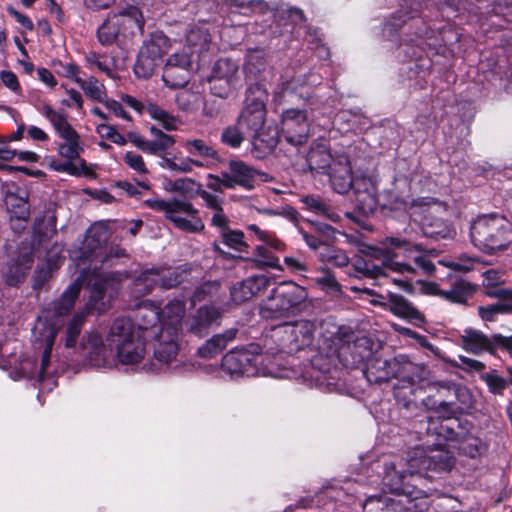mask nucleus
Instances as JSON below:
<instances>
[{
    "label": "nucleus",
    "mask_w": 512,
    "mask_h": 512,
    "mask_svg": "<svg viewBox=\"0 0 512 512\" xmlns=\"http://www.w3.org/2000/svg\"><path fill=\"white\" fill-rule=\"evenodd\" d=\"M192 59L189 51L183 49L171 54L163 68L162 80L169 88H183L190 81Z\"/></svg>",
    "instance_id": "obj_17"
},
{
    "label": "nucleus",
    "mask_w": 512,
    "mask_h": 512,
    "mask_svg": "<svg viewBox=\"0 0 512 512\" xmlns=\"http://www.w3.org/2000/svg\"><path fill=\"white\" fill-rule=\"evenodd\" d=\"M474 293L475 288L471 283L458 280L452 284L449 290H443L442 298L452 303L465 305Z\"/></svg>",
    "instance_id": "obj_43"
},
{
    "label": "nucleus",
    "mask_w": 512,
    "mask_h": 512,
    "mask_svg": "<svg viewBox=\"0 0 512 512\" xmlns=\"http://www.w3.org/2000/svg\"><path fill=\"white\" fill-rule=\"evenodd\" d=\"M480 378L485 382L488 387V391L493 395L502 396L509 384L508 380L499 375L497 370L494 369L482 374Z\"/></svg>",
    "instance_id": "obj_50"
},
{
    "label": "nucleus",
    "mask_w": 512,
    "mask_h": 512,
    "mask_svg": "<svg viewBox=\"0 0 512 512\" xmlns=\"http://www.w3.org/2000/svg\"><path fill=\"white\" fill-rule=\"evenodd\" d=\"M210 91L220 98H227L239 85V65L230 58L216 61L207 78Z\"/></svg>",
    "instance_id": "obj_14"
},
{
    "label": "nucleus",
    "mask_w": 512,
    "mask_h": 512,
    "mask_svg": "<svg viewBox=\"0 0 512 512\" xmlns=\"http://www.w3.org/2000/svg\"><path fill=\"white\" fill-rule=\"evenodd\" d=\"M80 349L82 355L92 366L106 367L111 365L107 358L108 350L97 332L85 334L82 338Z\"/></svg>",
    "instance_id": "obj_27"
},
{
    "label": "nucleus",
    "mask_w": 512,
    "mask_h": 512,
    "mask_svg": "<svg viewBox=\"0 0 512 512\" xmlns=\"http://www.w3.org/2000/svg\"><path fill=\"white\" fill-rule=\"evenodd\" d=\"M308 297L306 289L293 281L274 287L260 305V315L265 319H279L294 312Z\"/></svg>",
    "instance_id": "obj_6"
},
{
    "label": "nucleus",
    "mask_w": 512,
    "mask_h": 512,
    "mask_svg": "<svg viewBox=\"0 0 512 512\" xmlns=\"http://www.w3.org/2000/svg\"><path fill=\"white\" fill-rule=\"evenodd\" d=\"M199 95L189 90H183L176 94V104L183 111H192L197 108Z\"/></svg>",
    "instance_id": "obj_61"
},
{
    "label": "nucleus",
    "mask_w": 512,
    "mask_h": 512,
    "mask_svg": "<svg viewBox=\"0 0 512 512\" xmlns=\"http://www.w3.org/2000/svg\"><path fill=\"white\" fill-rule=\"evenodd\" d=\"M186 41L190 49V55L193 53H202L209 49L211 37L207 29L202 27H192L186 36Z\"/></svg>",
    "instance_id": "obj_44"
},
{
    "label": "nucleus",
    "mask_w": 512,
    "mask_h": 512,
    "mask_svg": "<svg viewBox=\"0 0 512 512\" xmlns=\"http://www.w3.org/2000/svg\"><path fill=\"white\" fill-rule=\"evenodd\" d=\"M160 311L157 307L151 305L140 306L135 314V319L132 320L135 325L136 331L143 338H150L160 326Z\"/></svg>",
    "instance_id": "obj_32"
},
{
    "label": "nucleus",
    "mask_w": 512,
    "mask_h": 512,
    "mask_svg": "<svg viewBox=\"0 0 512 512\" xmlns=\"http://www.w3.org/2000/svg\"><path fill=\"white\" fill-rule=\"evenodd\" d=\"M75 82L91 99L100 102L104 101V98L106 97L105 87L95 77L91 76L86 80L82 78H75Z\"/></svg>",
    "instance_id": "obj_48"
},
{
    "label": "nucleus",
    "mask_w": 512,
    "mask_h": 512,
    "mask_svg": "<svg viewBox=\"0 0 512 512\" xmlns=\"http://www.w3.org/2000/svg\"><path fill=\"white\" fill-rule=\"evenodd\" d=\"M418 498L397 497L394 498L385 496V512H409L414 511L413 503Z\"/></svg>",
    "instance_id": "obj_56"
},
{
    "label": "nucleus",
    "mask_w": 512,
    "mask_h": 512,
    "mask_svg": "<svg viewBox=\"0 0 512 512\" xmlns=\"http://www.w3.org/2000/svg\"><path fill=\"white\" fill-rule=\"evenodd\" d=\"M222 243L231 249L243 252L247 248L244 241V234L239 230H223L221 233Z\"/></svg>",
    "instance_id": "obj_57"
},
{
    "label": "nucleus",
    "mask_w": 512,
    "mask_h": 512,
    "mask_svg": "<svg viewBox=\"0 0 512 512\" xmlns=\"http://www.w3.org/2000/svg\"><path fill=\"white\" fill-rule=\"evenodd\" d=\"M223 368L230 374L245 376H272L273 371L264 364V356L258 351L257 345L248 349H236L227 353L222 360Z\"/></svg>",
    "instance_id": "obj_8"
},
{
    "label": "nucleus",
    "mask_w": 512,
    "mask_h": 512,
    "mask_svg": "<svg viewBox=\"0 0 512 512\" xmlns=\"http://www.w3.org/2000/svg\"><path fill=\"white\" fill-rule=\"evenodd\" d=\"M258 268L281 269L279 258L276 257L267 247L257 246L252 259Z\"/></svg>",
    "instance_id": "obj_51"
},
{
    "label": "nucleus",
    "mask_w": 512,
    "mask_h": 512,
    "mask_svg": "<svg viewBox=\"0 0 512 512\" xmlns=\"http://www.w3.org/2000/svg\"><path fill=\"white\" fill-rule=\"evenodd\" d=\"M307 163L313 174L327 175L337 193L344 194L351 189L353 173L347 155H333L327 145L314 143L307 154Z\"/></svg>",
    "instance_id": "obj_2"
},
{
    "label": "nucleus",
    "mask_w": 512,
    "mask_h": 512,
    "mask_svg": "<svg viewBox=\"0 0 512 512\" xmlns=\"http://www.w3.org/2000/svg\"><path fill=\"white\" fill-rule=\"evenodd\" d=\"M96 131L101 138L108 139L115 144L123 146L127 143V139L118 131H116V129L113 126L109 124H98L96 127Z\"/></svg>",
    "instance_id": "obj_63"
},
{
    "label": "nucleus",
    "mask_w": 512,
    "mask_h": 512,
    "mask_svg": "<svg viewBox=\"0 0 512 512\" xmlns=\"http://www.w3.org/2000/svg\"><path fill=\"white\" fill-rule=\"evenodd\" d=\"M123 38L142 34L144 31V18L139 8L130 6L119 13L111 14Z\"/></svg>",
    "instance_id": "obj_30"
},
{
    "label": "nucleus",
    "mask_w": 512,
    "mask_h": 512,
    "mask_svg": "<svg viewBox=\"0 0 512 512\" xmlns=\"http://www.w3.org/2000/svg\"><path fill=\"white\" fill-rule=\"evenodd\" d=\"M361 252L372 259L380 260L383 267H387L394 272L412 275L416 274V268L411 264L395 261L398 254L393 252L391 249H388L383 244V241L380 242L379 246H366L364 249H361Z\"/></svg>",
    "instance_id": "obj_29"
},
{
    "label": "nucleus",
    "mask_w": 512,
    "mask_h": 512,
    "mask_svg": "<svg viewBox=\"0 0 512 512\" xmlns=\"http://www.w3.org/2000/svg\"><path fill=\"white\" fill-rule=\"evenodd\" d=\"M55 336L56 329H51L45 338V348L39 367L35 366L34 363L29 359H26L21 363L20 369L22 377L37 379L38 381L44 380L45 375L47 374V368L50 365L51 352L54 345Z\"/></svg>",
    "instance_id": "obj_31"
},
{
    "label": "nucleus",
    "mask_w": 512,
    "mask_h": 512,
    "mask_svg": "<svg viewBox=\"0 0 512 512\" xmlns=\"http://www.w3.org/2000/svg\"><path fill=\"white\" fill-rule=\"evenodd\" d=\"M382 241L388 249H391L393 252H395V250H400L402 255L405 257H410L414 251L422 249L421 244L412 243L409 240L398 236H389L384 238Z\"/></svg>",
    "instance_id": "obj_47"
},
{
    "label": "nucleus",
    "mask_w": 512,
    "mask_h": 512,
    "mask_svg": "<svg viewBox=\"0 0 512 512\" xmlns=\"http://www.w3.org/2000/svg\"><path fill=\"white\" fill-rule=\"evenodd\" d=\"M310 122L304 110L290 108L283 111L279 137L288 144L299 147L308 142Z\"/></svg>",
    "instance_id": "obj_15"
},
{
    "label": "nucleus",
    "mask_w": 512,
    "mask_h": 512,
    "mask_svg": "<svg viewBox=\"0 0 512 512\" xmlns=\"http://www.w3.org/2000/svg\"><path fill=\"white\" fill-rule=\"evenodd\" d=\"M33 265L32 250L24 248L17 259H13L6 272V281L11 286L21 283Z\"/></svg>",
    "instance_id": "obj_35"
},
{
    "label": "nucleus",
    "mask_w": 512,
    "mask_h": 512,
    "mask_svg": "<svg viewBox=\"0 0 512 512\" xmlns=\"http://www.w3.org/2000/svg\"><path fill=\"white\" fill-rule=\"evenodd\" d=\"M393 390L396 401L411 409L416 405L418 394L422 393V383H396Z\"/></svg>",
    "instance_id": "obj_41"
},
{
    "label": "nucleus",
    "mask_w": 512,
    "mask_h": 512,
    "mask_svg": "<svg viewBox=\"0 0 512 512\" xmlns=\"http://www.w3.org/2000/svg\"><path fill=\"white\" fill-rule=\"evenodd\" d=\"M378 303L383 308L389 310L395 316L405 319L410 322L421 323L425 321L424 315L404 296L388 292L387 302H374Z\"/></svg>",
    "instance_id": "obj_28"
},
{
    "label": "nucleus",
    "mask_w": 512,
    "mask_h": 512,
    "mask_svg": "<svg viewBox=\"0 0 512 512\" xmlns=\"http://www.w3.org/2000/svg\"><path fill=\"white\" fill-rule=\"evenodd\" d=\"M440 429L439 435L444 436L449 441L457 442L460 453L470 458L479 457L486 451V446L482 440L473 434L455 432L446 426H441Z\"/></svg>",
    "instance_id": "obj_26"
},
{
    "label": "nucleus",
    "mask_w": 512,
    "mask_h": 512,
    "mask_svg": "<svg viewBox=\"0 0 512 512\" xmlns=\"http://www.w3.org/2000/svg\"><path fill=\"white\" fill-rule=\"evenodd\" d=\"M182 331L173 326H159L151 336L153 339L154 357L163 364H171L177 360L181 346Z\"/></svg>",
    "instance_id": "obj_16"
},
{
    "label": "nucleus",
    "mask_w": 512,
    "mask_h": 512,
    "mask_svg": "<svg viewBox=\"0 0 512 512\" xmlns=\"http://www.w3.org/2000/svg\"><path fill=\"white\" fill-rule=\"evenodd\" d=\"M315 329L313 321L302 319L274 328L272 337L280 342L282 350L296 352L312 344Z\"/></svg>",
    "instance_id": "obj_11"
},
{
    "label": "nucleus",
    "mask_w": 512,
    "mask_h": 512,
    "mask_svg": "<svg viewBox=\"0 0 512 512\" xmlns=\"http://www.w3.org/2000/svg\"><path fill=\"white\" fill-rule=\"evenodd\" d=\"M250 137L252 144L251 152L257 159H263L272 154L278 143L276 134L267 132L266 128L254 133Z\"/></svg>",
    "instance_id": "obj_37"
},
{
    "label": "nucleus",
    "mask_w": 512,
    "mask_h": 512,
    "mask_svg": "<svg viewBox=\"0 0 512 512\" xmlns=\"http://www.w3.org/2000/svg\"><path fill=\"white\" fill-rule=\"evenodd\" d=\"M267 62L262 49H250L246 54L244 72L249 79H258L266 71Z\"/></svg>",
    "instance_id": "obj_42"
},
{
    "label": "nucleus",
    "mask_w": 512,
    "mask_h": 512,
    "mask_svg": "<svg viewBox=\"0 0 512 512\" xmlns=\"http://www.w3.org/2000/svg\"><path fill=\"white\" fill-rule=\"evenodd\" d=\"M260 175L254 167L242 160H231L224 173V181L227 189L239 186L245 190L254 189L257 177Z\"/></svg>",
    "instance_id": "obj_21"
},
{
    "label": "nucleus",
    "mask_w": 512,
    "mask_h": 512,
    "mask_svg": "<svg viewBox=\"0 0 512 512\" xmlns=\"http://www.w3.org/2000/svg\"><path fill=\"white\" fill-rule=\"evenodd\" d=\"M422 231L426 237L435 240L452 239L456 235L455 229L448 222L432 216L425 217Z\"/></svg>",
    "instance_id": "obj_39"
},
{
    "label": "nucleus",
    "mask_w": 512,
    "mask_h": 512,
    "mask_svg": "<svg viewBox=\"0 0 512 512\" xmlns=\"http://www.w3.org/2000/svg\"><path fill=\"white\" fill-rule=\"evenodd\" d=\"M221 317V312L213 306L200 307L191 319L189 330L193 334L203 337L209 328Z\"/></svg>",
    "instance_id": "obj_36"
},
{
    "label": "nucleus",
    "mask_w": 512,
    "mask_h": 512,
    "mask_svg": "<svg viewBox=\"0 0 512 512\" xmlns=\"http://www.w3.org/2000/svg\"><path fill=\"white\" fill-rule=\"evenodd\" d=\"M145 340L136 331L132 320L126 317L115 319L107 335L109 346L124 365H135L143 360L146 354Z\"/></svg>",
    "instance_id": "obj_4"
},
{
    "label": "nucleus",
    "mask_w": 512,
    "mask_h": 512,
    "mask_svg": "<svg viewBox=\"0 0 512 512\" xmlns=\"http://www.w3.org/2000/svg\"><path fill=\"white\" fill-rule=\"evenodd\" d=\"M478 263L479 259L477 257L463 253L447 262L446 266L452 270L466 273L472 271Z\"/></svg>",
    "instance_id": "obj_58"
},
{
    "label": "nucleus",
    "mask_w": 512,
    "mask_h": 512,
    "mask_svg": "<svg viewBox=\"0 0 512 512\" xmlns=\"http://www.w3.org/2000/svg\"><path fill=\"white\" fill-rule=\"evenodd\" d=\"M410 473L422 470L446 471L453 465L452 455L445 450L430 451L427 454L421 448H415L409 452Z\"/></svg>",
    "instance_id": "obj_19"
},
{
    "label": "nucleus",
    "mask_w": 512,
    "mask_h": 512,
    "mask_svg": "<svg viewBox=\"0 0 512 512\" xmlns=\"http://www.w3.org/2000/svg\"><path fill=\"white\" fill-rule=\"evenodd\" d=\"M81 288L82 282L80 279H77L66 288L60 298L51 302L42 312L46 322L52 323L54 318L62 317L68 314L74 307V304L79 297Z\"/></svg>",
    "instance_id": "obj_25"
},
{
    "label": "nucleus",
    "mask_w": 512,
    "mask_h": 512,
    "mask_svg": "<svg viewBox=\"0 0 512 512\" xmlns=\"http://www.w3.org/2000/svg\"><path fill=\"white\" fill-rule=\"evenodd\" d=\"M170 48L169 39L161 32L151 35V38L144 42L141 47L134 72L138 77H150L155 68L162 62V57Z\"/></svg>",
    "instance_id": "obj_12"
},
{
    "label": "nucleus",
    "mask_w": 512,
    "mask_h": 512,
    "mask_svg": "<svg viewBox=\"0 0 512 512\" xmlns=\"http://www.w3.org/2000/svg\"><path fill=\"white\" fill-rule=\"evenodd\" d=\"M117 22L114 21L112 15H108L107 19L97 30V38L99 42L104 46H109L119 41L122 37Z\"/></svg>",
    "instance_id": "obj_45"
},
{
    "label": "nucleus",
    "mask_w": 512,
    "mask_h": 512,
    "mask_svg": "<svg viewBox=\"0 0 512 512\" xmlns=\"http://www.w3.org/2000/svg\"><path fill=\"white\" fill-rule=\"evenodd\" d=\"M85 319V313H76L71 321L68 323L65 332V345L66 347H74L77 342V338L80 334L82 324Z\"/></svg>",
    "instance_id": "obj_55"
},
{
    "label": "nucleus",
    "mask_w": 512,
    "mask_h": 512,
    "mask_svg": "<svg viewBox=\"0 0 512 512\" xmlns=\"http://www.w3.org/2000/svg\"><path fill=\"white\" fill-rule=\"evenodd\" d=\"M459 345L466 352L474 355L495 354L498 348L512 349V335L509 337L501 334L487 336L481 330L469 327L460 335Z\"/></svg>",
    "instance_id": "obj_13"
},
{
    "label": "nucleus",
    "mask_w": 512,
    "mask_h": 512,
    "mask_svg": "<svg viewBox=\"0 0 512 512\" xmlns=\"http://www.w3.org/2000/svg\"><path fill=\"white\" fill-rule=\"evenodd\" d=\"M246 133L236 122L233 125L227 126L223 129L221 134V141L231 148H239L244 141Z\"/></svg>",
    "instance_id": "obj_53"
},
{
    "label": "nucleus",
    "mask_w": 512,
    "mask_h": 512,
    "mask_svg": "<svg viewBox=\"0 0 512 512\" xmlns=\"http://www.w3.org/2000/svg\"><path fill=\"white\" fill-rule=\"evenodd\" d=\"M266 99L267 93L261 84L251 85L247 89L245 105L236 120L247 136L265 128Z\"/></svg>",
    "instance_id": "obj_7"
},
{
    "label": "nucleus",
    "mask_w": 512,
    "mask_h": 512,
    "mask_svg": "<svg viewBox=\"0 0 512 512\" xmlns=\"http://www.w3.org/2000/svg\"><path fill=\"white\" fill-rule=\"evenodd\" d=\"M512 306L508 303H494L478 307L479 317L486 322H495L499 315L511 314Z\"/></svg>",
    "instance_id": "obj_49"
},
{
    "label": "nucleus",
    "mask_w": 512,
    "mask_h": 512,
    "mask_svg": "<svg viewBox=\"0 0 512 512\" xmlns=\"http://www.w3.org/2000/svg\"><path fill=\"white\" fill-rule=\"evenodd\" d=\"M407 258L411 259L416 267L420 268L425 274H432L435 271V265L425 253L423 246L421 250L414 251L412 256Z\"/></svg>",
    "instance_id": "obj_64"
},
{
    "label": "nucleus",
    "mask_w": 512,
    "mask_h": 512,
    "mask_svg": "<svg viewBox=\"0 0 512 512\" xmlns=\"http://www.w3.org/2000/svg\"><path fill=\"white\" fill-rule=\"evenodd\" d=\"M320 258L322 261L330 262L337 267H345L350 261L343 250L333 247H327L324 252H321Z\"/></svg>",
    "instance_id": "obj_59"
},
{
    "label": "nucleus",
    "mask_w": 512,
    "mask_h": 512,
    "mask_svg": "<svg viewBox=\"0 0 512 512\" xmlns=\"http://www.w3.org/2000/svg\"><path fill=\"white\" fill-rule=\"evenodd\" d=\"M186 151L195 156L214 158L216 151L202 139H189L183 143Z\"/></svg>",
    "instance_id": "obj_54"
},
{
    "label": "nucleus",
    "mask_w": 512,
    "mask_h": 512,
    "mask_svg": "<svg viewBox=\"0 0 512 512\" xmlns=\"http://www.w3.org/2000/svg\"><path fill=\"white\" fill-rule=\"evenodd\" d=\"M184 273L172 268L147 269L142 271L135 279L138 291L147 294L156 286L170 289L183 281Z\"/></svg>",
    "instance_id": "obj_18"
},
{
    "label": "nucleus",
    "mask_w": 512,
    "mask_h": 512,
    "mask_svg": "<svg viewBox=\"0 0 512 512\" xmlns=\"http://www.w3.org/2000/svg\"><path fill=\"white\" fill-rule=\"evenodd\" d=\"M50 167L55 171L66 172L74 176L86 174L84 160H80L79 164L74 163L70 160H66L65 162L53 160L50 162Z\"/></svg>",
    "instance_id": "obj_60"
},
{
    "label": "nucleus",
    "mask_w": 512,
    "mask_h": 512,
    "mask_svg": "<svg viewBox=\"0 0 512 512\" xmlns=\"http://www.w3.org/2000/svg\"><path fill=\"white\" fill-rule=\"evenodd\" d=\"M315 283L326 293L340 296L342 294V288L337 281L335 275L330 270H323L322 275L315 278Z\"/></svg>",
    "instance_id": "obj_52"
},
{
    "label": "nucleus",
    "mask_w": 512,
    "mask_h": 512,
    "mask_svg": "<svg viewBox=\"0 0 512 512\" xmlns=\"http://www.w3.org/2000/svg\"><path fill=\"white\" fill-rule=\"evenodd\" d=\"M237 332L238 331L236 328H230L221 334L213 336L211 339L207 340L201 347H199V356L204 358H211L216 354L220 353L222 350L226 348L229 342L236 338Z\"/></svg>",
    "instance_id": "obj_38"
},
{
    "label": "nucleus",
    "mask_w": 512,
    "mask_h": 512,
    "mask_svg": "<svg viewBox=\"0 0 512 512\" xmlns=\"http://www.w3.org/2000/svg\"><path fill=\"white\" fill-rule=\"evenodd\" d=\"M268 283V278L263 275L252 276L237 282L230 289L231 299L236 304L246 302L266 288Z\"/></svg>",
    "instance_id": "obj_33"
},
{
    "label": "nucleus",
    "mask_w": 512,
    "mask_h": 512,
    "mask_svg": "<svg viewBox=\"0 0 512 512\" xmlns=\"http://www.w3.org/2000/svg\"><path fill=\"white\" fill-rule=\"evenodd\" d=\"M409 455L406 459L396 458L385 463L383 476V489L392 493L397 497L418 498L423 491L411 484L408 479H413L418 472L410 473V465L408 462Z\"/></svg>",
    "instance_id": "obj_9"
},
{
    "label": "nucleus",
    "mask_w": 512,
    "mask_h": 512,
    "mask_svg": "<svg viewBox=\"0 0 512 512\" xmlns=\"http://www.w3.org/2000/svg\"><path fill=\"white\" fill-rule=\"evenodd\" d=\"M431 385L437 389L436 395H429L422 401L428 410L433 411L437 417L442 419L454 418L462 412V408L456 404L454 399L469 397V391L466 388L445 383Z\"/></svg>",
    "instance_id": "obj_10"
},
{
    "label": "nucleus",
    "mask_w": 512,
    "mask_h": 512,
    "mask_svg": "<svg viewBox=\"0 0 512 512\" xmlns=\"http://www.w3.org/2000/svg\"><path fill=\"white\" fill-rule=\"evenodd\" d=\"M5 203L10 213L12 228L15 231L24 229L30 217L28 193L18 187L15 190H8L5 195Z\"/></svg>",
    "instance_id": "obj_22"
},
{
    "label": "nucleus",
    "mask_w": 512,
    "mask_h": 512,
    "mask_svg": "<svg viewBox=\"0 0 512 512\" xmlns=\"http://www.w3.org/2000/svg\"><path fill=\"white\" fill-rule=\"evenodd\" d=\"M108 240V231L101 224L92 225L86 232L85 239L79 248L75 251L73 258L79 260L83 264L87 261L97 264L110 262L113 255L116 258L125 255L124 250L119 248H111L109 253L106 251V243ZM126 275L119 272L102 273L98 271L97 265H94L93 273L88 279V287L90 295L85 304L83 313H104L108 309V301L105 300V294L108 291L116 292L120 283Z\"/></svg>",
    "instance_id": "obj_1"
},
{
    "label": "nucleus",
    "mask_w": 512,
    "mask_h": 512,
    "mask_svg": "<svg viewBox=\"0 0 512 512\" xmlns=\"http://www.w3.org/2000/svg\"><path fill=\"white\" fill-rule=\"evenodd\" d=\"M339 358L346 366L356 367L373 358V341L367 336L349 337L339 349Z\"/></svg>",
    "instance_id": "obj_20"
},
{
    "label": "nucleus",
    "mask_w": 512,
    "mask_h": 512,
    "mask_svg": "<svg viewBox=\"0 0 512 512\" xmlns=\"http://www.w3.org/2000/svg\"><path fill=\"white\" fill-rule=\"evenodd\" d=\"M201 189V184L192 178H178L177 179V193L182 195L183 199L193 198L198 195V190Z\"/></svg>",
    "instance_id": "obj_62"
},
{
    "label": "nucleus",
    "mask_w": 512,
    "mask_h": 512,
    "mask_svg": "<svg viewBox=\"0 0 512 512\" xmlns=\"http://www.w3.org/2000/svg\"><path fill=\"white\" fill-rule=\"evenodd\" d=\"M470 236L475 247L494 254L506 250L511 244L512 225L501 215H482L471 225Z\"/></svg>",
    "instance_id": "obj_3"
},
{
    "label": "nucleus",
    "mask_w": 512,
    "mask_h": 512,
    "mask_svg": "<svg viewBox=\"0 0 512 512\" xmlns=\"http://www.w3.org/2000/svg\"><path fill=\"white\" fill-rule=\"evenodd\" d=\"M394 358L383 359L377 356L369 359L363 371L370 383L381 384L394 378Z\"/></svg>",
    "instance_id": "obj_34"
},
{
    "label": "nucleus",
    "mask_w": 512,
    "mask_h": 512,
    "mask_svg": "<svg viewBox=\"0 0 512 512\" xmlns=\"http://www.w3.org/2000/svg\"><path fill=\"white\" fill-rule=\"evenodd\" d=\"M186 313L185 302L174 299L169 301L162 309L160 325L173 326L182 331V320Z\"/></svg>",
    "instance_id": "obj_40"
},
{
    "label": "nucleus",
    "mask_w": 512,
    "mask_h": 512,
    "mask_svg": "<svg viewBox=\"0 0 512 512\" xmlns=\"http://www.w3.org/2000/svg\"><path fill=\"white\" fill-rule=\"evenodd\" d=\"M143 205L164 213L175 228L187 233H199L205 225L199 217V210L188 199L170 198L168 200L153 197L143 201Z\"/></svg>",
    "instance_id": "obj_5"
},
{
    "label": "nucleus",
    "mask_w": 512,
    "mask_h": 512,
    "mask_svg": "<svg viewBox=\"0 0 512 512\" xmlns=\"http://www.w3.org/2000/svg\"><path fill=\"white\" fill-rule=\"evenodd\" d=\"M150 132L155 138L153 141L145 139L137 132H129L127 137L137 148L152 155H160V153H164L175 144V139L172 135L166 134L156 127L152 126Z\"/></svg>",
    "instance_id": "obj_24"
},
{
    "label": "nucleus",
    "mask_w": 512,
    "mask_h": 512,
    "mask_svg": "<svg viewBox=\"0 0 512 512\" xmlns=\"http://www.w3.org/2000/svg\"><path fill=\"white\" fill-rule=\"evenodd\" d=\"M393 368L397 383H422L428 379L430 374L426 365L415 363L406 355L395 356Z\"/></svg>",
    "instance_id": "obj_23"
},
{
    "label": "nucleus",
    "mask_w": 512,
    "mask_h": 512,
    "mask_svg": "<svg viewBox=\"0 0 512 512\" xmlns=\"http://www.w3.org/2000/svg\"><path fill=\"white\" fill-rule=\"evenodd\" d=\"M56 231V216L53 212L47 213L42 219L35 220L34 233L39 236L40 241L51 239Z\"/></svg>",
    "instance_id": "obj_46"
}]
</instances>
